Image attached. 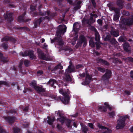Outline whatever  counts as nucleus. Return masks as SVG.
I'll return each instance as SVG.
<instances>
[{
	"label": "nucleus",
	"instance_id": "f257e3e1",
	"mask_svg": "<svg viewBox=\"0 0 133 133\" xmlns=\"http://www.w3.org/2000/svg\"><path fill=\"white\" fill-rule=\"evenodd\" d=\"M66 27L64 25H59L57 28V30L56 32V36L58 37V39L57 42L58 45L62 46L64 44V42L62 40L61 36V34L63 35L64 33L66 31Z\"/></svg>",
	"mask_w": 133,
	"mask_h": 133
},
{
	"label": "nucleus",
	"instance_id": "f03ea898",
	"mask_svg": "<svg viewBox=\"0 0 133 133\" xmlns=\"http://www.w3.org/2000/svg\"><path fill=\"white\" fill-rule=\"evenodd\" d=\"M90 16L89 19H88L85 18H83L82 21V25H86L87 26H89L95 21V18L97 17V15L92 13L90 14Z\"/></svg>",
	"mask_w": 133,
	"mask_h": 133
},
{
	"label": "nucleus",
	"instance_id": "7ed1b4c3",
	"mask_svg": "<svg viewBox=\"0 0 133 133\" xmlns=\"http://www.w3.org/2000/svg\"><path fill=\"white\" fill-rule=\"evenodd\" d=\"M129 119V116L128 115L120 116L117 121L116 128L118 129H122L125 125V121L127 119Z\"/></svg>",
	"mask_w": 133,
	"mask_h": 133
},
{
	"label": "nucleus",
	"instance_id": "20e7f679",
	"mask_svg": "<svg viewBox=\"0 0 133 133\" xmlns=\"http://www.w3.org/2000/svg\"><path fill=\"white\" fill-rule=\"evenodd\" d=\"M59 92L64 96L65 97L64 98L61 99L60 96L57 97L54 96L52 97L53 98L57 101L61 99V101L64 104H68L69 101V97L67 93L66 92L63 91L62 89H61L59 90Z\"/></svg>",
	"mask_w": 133,
	"mask_h": 133
},
{
	"label": "nucleus",
	"instance_id": "39448f33",
	"mask_svg": "<svg viewBox=\"0 0 133 133\" xmlns=\"http://www.w3.org/2000/svg\"><path fill=\"white\" fill-rule=\"evenodd\" d=\"M107 6L109 7V9L111 11H114L115 12V14L114 16L113 20L114 21L117 20L120 16V10L118 8H115L112 6L110 4H107Z\"/></svg>",
	"mask_w": 133,
	"mask_h": 133
},
{
	"label": "nucleus",
	"instance_id": "423d86ee",
	"mask_svg": "<svg viewBox=\"0 0 133 133\" xmlns=\"http://www.w3.org/2000/svg\"><path fill=\"white\" fill-rule=\"evenodd\" d=\"M37 50L38 57L40 59L46 61H51L52 60L51 58H50L49 56L45 54L40 49L37 48Z\"/></svg>",
	"mask_w": 133,
	"mask_h": 133
},
{
	"label": "nucleus",
	"instance_id": "0eeeda50",
	"mask_svg": "<svg viewBox=\"0 0 133 133\" xmlns=\"http://www.w3.org/2000/svg\"><path fill=\"white\" fill-rule=\"evenodd\" d=\"M20 55L23 56H29L30 58L35 59L36 58V56L34 55V51L32 50L25 51L24 52L20 53Z\"/></svg>",
	"mask_w": 133,
	"mask_h": 133
},
{
	"label": "nucleus",
	"instance_id": "6e6552de",
	"mask_svg": "<svg viewBox=\"0 0 133 133\" xmlns=\"http://www.w3.org/2000/svg\"><path fill=\"white\" fill-rule=\"evenodd\" d=\"M131 17V18H129L127 19L121 18V22L125 25L128 26L131 25L133 24V15Z\"/></svg>",
	"mask_w": 133,
	"mask_h": 133
},
{
	"label": "nucleus",
	"instance_id": "1a4fd4ad",
	"mask_svg": "<svg viewBox=\"0 0 133 133\" xmlns=\"http://www.w3.org/2000/svg\"><path fill=\"white\" fill-rule=\"evenodd\" d=\"M69 63L70 65L68 66V68L66 70V73H71L72 72H76V70H75V67L72 64L71 61H70Z\"/></svg>",
	"mask_w": 133,
	"mask_h": 133
},
{
	"label": "nucleus",
	"instance_id": "9d476101",
	"mask_svg": "<svg viewBox=\"0 0 133 133\" xmlns=\"http://www.w3.org/2000/svg\"><path fill=\"white\" fill-rule=\"evenodd\" d=\"M4 118L10 125L14 123L16 119V117L14 116H4Z\"/></svg>",
	"mask_w": 133,
	"mask_h": 133
},
{
	"label": "nucleus",
	"instance_id": "9b49d317",
	"mask_svg": "<svg viewBox=\"0 0 133 133\" xmlns=\"http://www.w3.org/2000/svg\"><path fill=\"white\" fill-rule=\"evenodd\" d=\"M111 73L110 70L106 69V72L105 74L102 77L101 79L104 81L110 78Z\"/></svg>",
	"mask_w": 133,
	"mask_h": 133
},
{
	"label": "nucleus",
	"instance_id": "f8f14e48",
	"mask_svg": "<svg viewBox=\"0 0 133 133\" xmlns=\"http://www.w3.org/2000/svg\"><path fill=\"white\" fill-rule=\"evenodd\" d=\"M110 34L113 37H116L119 35V31L118 30H116L113 27H110Z\"/></svg>",
	"mask_w": 133,
	"mask_h": 133
},
{
	"label": "nucleus",
	"instance_id": "ddd939ff",
	"mask_svg": "<svg viewBox=\"0 0 133 133\" xmlns=\"http://www.w3.org/2000/svg\"><path fill=\"white\" fill-rule=\"evenodd\" d=\"M4 16L5 19L9 22H10L13 20L12 13L6 12L4 14Z\"/></svg>",
	"mask_w": 133,
	"mask_h": 133
},
{
	"label": "nucleus",
	"instance_id": "4468645a",
	"mask_svg": "<svg viewBox=\"0 0 133 133\" xmlns=\"http://www.w3.org/2000/svg\"><path fill=\"white\" fill-rule=\"evenodd\" d=\"M91 81V77L88 74H86L85 80L84 82L82 83V84L83 85H85L89 84V83Z\"/></svg>",
	"mask_w": 133,
	"mask_h": 133
},
{
	"label": "nucleus",
	"instance_id": "2eb2a0df",
	"mask_svg": "<svg viewBox=\"0 0 133 133\" xmlns=\"http://www.w3.org/2000/svg\"><path fill=\"white\" fill-rule=\"evenodd\" d=\"M46 14L48 16H46V19H48L49 21L53 17L56 15L55 13H51L50 11L47 10L46 11Z\"/></svg>",
	"mask_w": 133,
	"mask_h": 133
},
{
	"label": "nucleus",
	"instance_id": "dca6fc26",
	"mask_svg": "<svg viewBox=\"0 0 133 133\" xmlns=\"http://www.w3.org/2000/svg\"><path fill=\"white\" fill-rule=\"evenodd\" d=\"M0 60L4 63L8 62L9 60L7 57H4L2 53L0 52Z\"/></svg>",
	"mask_w": 133,
	"mask_h": 133
},
{
	"label": "nucleus",
	"instance_id": "f3484780",
	"mask_svg": "<svg viewBox=\"0 0 133 133\" xmlns=\"http://www.w3.org/2000/svg\"><path fill=\"white\" fill-rule=\"evenodd\" d=\"M79 41L82 44L83 43H84L83 46H85L86 45L87 43L86 39L83 35H82L80 36Z\"/></svg>",
	"mask_w": 133,
	"mask_h": 133
},
{
	"label": "nucleus",
	"instance_id": "a211bd4d",
	"mask_svg": "<svg viewBox=\"0 0 133 133\" xmlns=\"http://www.w3.org/2000/svg\"><path fill=\"white\" fill-rule=\"evenodd\" d=\"M123 48L124 50L126 52H130V46L129 44L127 42L125 43L123 45Z\"/></svg>",
	"mask_w": 133,
	"mask_h": 133
},
{
	"label": "nucleus",
	"instance_id": "6ab92c4d",
	"mask_svg": "<svg viewBox=\"0 0 133 133\" xmlns=\"http://www.w3.org/2000/svg\"><path fill=\"white\" fill-rule=\"evenodd\" d=\"M47 84H50L52 87L54 86V88H55L56 86L57 85V84L56 80L53 79H50Z\"/></svg>",
	"mask_w": 133,
	"mask_h": 133
},
{
	"label": "nucleus",
	"instance_id": "aec40b11",
	"mask_svg": "<svg viewBox=\"0 0 133 133\" xmlns=\"http://www.w3.org/2000/svg\"><path fill=\"white\" fill-rule=\"evenodd\" d=\"M117 4L119 8L118 9L120 10L123 7L124 2L122 0H117Z\"/></svg>",
	"mask_w": 133,
	"mask_h": 133
},
{
	"label": "nucleus",
	"instance_id": "412c9836",
	"mask_svg": "<svg viewBox=\"0 0 133 133\" xmlns=\"http://www.w3.org/2000/svg\"><path fill=\"white\" fill-rule=\"evenodd\" d=\"M109 42L111 44L113 45L115 47L117 46L118 45L117 42L114 37L111 38Z\"/></svg>",
	"mask_w": 133,
	"mask_h": 133
},
{
	"label": "nucleus",
	"instance_id": "4be33fe9",
	"mask_svg": "<svg viewBox=\"0 0 133 133\" xmlns=\"http://www.w3.org/2000/svg\"><path fill=\"white\" fill-rule=\"evenodd\" d=\"M48 120L47 121V123L50 125H52L53 124V122L55 120V117H53L52 118H51L49 116H47Z\"/></svg>",
	"mask_w": 133,
	"mask_h": 133
},
{
	"label": "nucleus",
	"instance_id": "5701e85b",
	"mask_svg": "<svg viewBox=\"0 0 133 133\" xmlns=\"http://www.w3.org/2000/svg\"><path fill=\"white\" fill-rule=\"evenodd\" d=\"M64 79L66 81H71V79L70 75L68 74V73H66L65 72L64 76Z\"/></svg>",
	"mask_w": 133,
	"mask_h": 133
},
{
	"label": "nucleus",
	"instance_id": "b1692460",
	"mask_svg": "<svg viewBox=\"0 0 133 133\" xmlns=\"http://www.w3.org/2000/svg\"><path fill=\"white\" fill-rule=\"evenodd\" d=\"M35 90L37 92L39 93H40L41 92H44L45 91V90L44 88L38 86H37V87L35 88Z\"/></svg>",
	"mask_w": 133,
	"mask_h": 133
},
{
	"label": "nucleus",
	"instance_id": "393cba45",
	"mask_svg": "<svg viewBox=\"0 0 133 133\" xmlns=\"http://www.w3.org/2000/svg\"><path fill=\"white\" fill-rule=\"evenodd\" d=\"M26 14V12H25L22 15L19 16L18 18V21L19 22H24V16Z\"/></svg>",
	"mask_w": 133,
	"mask_h": 133
},
{
	"label": "nucleus",
	"instance_id": "a878e982",
	"mask_svg": "<svg viewBox=\"0 0 133 133\" xmlns=\"http://www.w3.org/2000/svg\"><path fill=\"white\" fill-rule=\"evenodd\" d=\"M79 23L78 22H76L74 24L73 26V30L74 32H77L79 28Z\"/></svg>",
	"mask_w": 133,
	"mask_h": 133
},
{
	"label": "nucleus",
	"instance_id": "bb28decb",
	"mask_svg": "<svg viewBox=\"0 0 133 133\" xmlns=\"http://www.w3.org/2000/svg\"><path fill=\"white\" fill-rule=\"evenodd\" d=\"M81 129L82 132L83 133H87L88 131V129L86 125L81 126Z\"/></svg>",
	"mask_w": 133,
	"mask_h": 133
},
{
	"label": "nucleus",
	"instance_id": "cd10ccee",
	"mask_svg": "<svg viewBox=\"0 0 133 133\" xmlns=\"http://www.w3.org/2000/svg\"><path fill=\"white\" fill-rule=\"evenodd\" d=\"M66 118L65 117L63 116L61 117L60 118H58L57 120V121H59L61 122L62 124H63L64 122H65Z\"/></svg>",
	"mask_w": 133,
	"mask_h": 133
},
{
	"label": "nucleus",
	"instance_id": "c85d7f7f",
	"mask_svg": "<svg viewBox=\"0 0 133 133\" xmlns=\"http://www.w3.org/2000/svg\"><path fill=\"white\" fill-rule=\"evenodd\" d=\"M95 40L97 42L100 41V37L98 32H97L95 33Z\"/></svg>",
	"mask_w": 133,
	"mask_h": 133
},
{
	"label": "nucleus",
	"instance_id": "c756f323",
	"mask_svg": "<svg viewBox=\"0 0 133 133\" xmlns=\"http://www.w3.org/2000/svg\"><path fill=\"white\" fill-rule=\"evenodd\" d=\"M111 38V35L108 33L107 34L106 36L103 39L105 41H109Z\"/></svg>",
	"mask_w": 133,
	"mask_h": 133
},
{
	"label": "nucleus",
	"instance_id": "7c9ffc66",
	"mask_svg": "<svg viewBox=\"0 0 133 133\" xmlns=\"http://www.w3.org/2000/svg\"><path fill=\"white\" fill-rule=\"evenodd\" d=\"M94 39V37L91 38L89 42V45L92 47H94L95 46V44L93 41Z\"/></svg>",
	"mask_w": 133,
	"mask_h": 133
},
{
	"label": "nucleus",
	"instance_id": "2f4dec72",
	"mask_svg": "<svg viewBox=\"0 0 133 133\" xmlns=\"http://www.w3.org/2000/svg\"><path fill=\"white\" fill-rule=\"evenodd\" d=\"M98 62L102 63L106 65H108L109 64L107 61H105L102 59H99L98 60Z\"/></svg>",
	"mask_w": 133,
	"mask_h": 133
},
{
	"label": "nucleus",
	"instance_id": "473e14b6",
	"mask_svg": "<svg viewBox=\"0 0 133 133\" xmlns=\"http://www.w3.org/2000/svg\"><path fill=\"white\" fill-rule=\"evenodd\" d=\"M66 125L68 128H70L71 127L70 125V123L71 122V120L68 119H66L65 121Z\"/></svg>",
	"mask_w": 133,
	"mask_h": 133
},
{
	"label": "nucleus",
	"instance_id": "72a5a7b5",
	"mask_svg": "<svg viewBox=\"0 0 133 133\" xmlns=\"http://www.w3.org/2000/svg\"><path fill=\"white\" fill-rule=\"evenodd\" d=\"M6 112L7 114L10 113L13 114L16 113V111L15 109H12L9 110H6Z\"/></svg>",
	"mask_w": 133,
	"mask_h": 133
},
{
	"label": "nucleus",
	"instance_id": "f704fd0d",
	"mask_svg": "<svg viewBox=\"0 0 133 133\" xmlns=\"http://www.w3.org/2000/svg\"><path fill=\"white\" fill-rule=\"evenodd\" d=\"M30 85L33 88L35 89L38 86L37 85L36 82L35 81H33L30 83Z\"/></svg>",
	"mask_w": 133,
	"mask_h": 133
},
{
	"label": "nucleus",
	"instance_id": "c9c22d12",
	"mask_svg": "<svg viewBox=\"0 0 133 133\" xmlns=\"http://www.w3.org/2000/svg\"><path fill=\"white\" fill-rule=\"evenodd\" d=\"M120 23L119 25L120 28L122 29L126 30L127 29L125 25L121 22V19L120 21Z\"/></svg>",
	"mask_w": 133,
	"mask_h": 133
},
{
	"label": "nucleus",
	"instance_id": "e433bc0d",
	"mask_svg": "<svg viewBox=\"0 0 133 133\" xmlns=\"http://www.w3.org/2000/svg\"><path fill=\"white\" fill-rule=\"evenodd\" d=\"M13 133H18L21 131V129L17 128H13Z\"/></svg>",
	"mask_w": 133,
	"mask_h": 133
},
{
	"label": "nucleus",
	"instance_id": "4c0bfd02",
	"mask_svg": "<svg viewBox=\"0 0 133 133\" xmlns=\"http://www.w3.org/2000/svg\"><path fill=\"white\" fill-rule=\"evenodd\" d=\"M56 127L59 131H62L63 129V128L62 126L60 125L59 124H57Z\"/></svg>",
	"mask_w": 133,
	"mask_h": 133
},
{
	"label": "nucleus",
	"instance_id": "58836bf2",
	"mask_svg": "<svg viewBox=\"0 0 133 133\" xmlns=\"http://www.w3.org/2000/svg\"><path fill=\"white\" fill-rule=\"evenodd\" d=\"M30 61L27 59H25L24 61V64L25 66L26 67L29 66V65L30 63Z\"/></svg>",
	"mask_w": 133,
	"mask_h": 133
},
{
	"label": "nucleus",
	"instance_id": "ea45409f",
	"mask_svg": "<svg viewBox=\"0 0 133 133\" xmlns=\"http://www.w3.org/2000/svg\"><path fill=\"white\" fill-rule=\"evenodd\" d=\"M34 26L33 27L34 28H36L37 27L38 25H39V20L37 19L35 20L34 22Z\"/></svg>",
	"mask_w": 133,
	"mask_h": 133
},
{
	"label": "nucleus",
	"instance_id": "a19ab883",
	"mask_svg": "<svg viewBox=\"0 0 133 133\" xmlns=\"http://www.w3.org/2000/svg\"><path fill=\"white\" fill-rule=\"evenodd\" d=\"M10 37L8 36H6L1 39L2 42L7 41L9 40Z\"/></svg>",
	"mask_w": 133,
	"mask_h": 133
},
{
	"label": "nucleus",
	"instance_id": "79ce46f5",
	"mask_svg": "<svg viewBox=\"0 0 133 133\" xmlns=\"http://www.w3.org/2000/svg\"><path fill=\"white\" fill-rule=\"evenodd\" d=\"M97 126L99 129H106L107 128L104 126H103L101 124H100L99 123H98L97 124Z\"/></svg>",
	"mask_w": 133,
	"mask_h": 133
},
{
	"label": "nucleus",
	"instance_id": "37998d69",
	"mask_svg": "<svg viewBox=\"0 0 133 133\" xmlns=\"http://www.w3.org/2000/svg\"><path fill=\"white\" fill-rule=\"evenodd\" d=\"M100 44H102V43L100 42V41L99 42H97L95 43L96 48L97 49H99L100 47Z\"/></svg>",
	"mask_w": 133,
	"mask_h": 133
},
{
	"label": "nucleus",
	"instance_id": "c03bdc74",
	"mask_svg": "<svg viewBox=\"0 0 133 133\" xmlns=\"http://www.w3.org/2000/svg\"><path fill=\"white\" fill-rule=\"evenodd\" d=\"M118 40L120 42H123L126 41V39L122 37H120L119 38Z\"/></svg>",
	"mask_w": 133,
	"mask_h": 133
},
{
	"label": "nucleus",
	"instance_id": "a18cd8bd",
	"mask_svg": "<svg viewBox=\"0 0 133 133\" xmlns=\"http://www.w3.org/2000/svg\"><path fill=\"white\" fill-rule=\"evenodd\" d=\"M55 66L57 69H62L63 68V67L61 63L58 64Z\"/></svg>",
	"mask_w": 133,
	"mask_h": 133
},
{
	"label": "nucleus",
	"instance_id": "49530a36",
	"mask_svg": "<svg viewBox=\"0 0 133 133\" xmlns=\"http://www.w3.org/2000/svg\"><path fill=\"white\" fill-rule=\"evenodd\" d=\"M15 28L16 29H20L21 30H23V29H27V28L26 27L24 26L23 27H21L19 26H17L15 28Z\"/></svg>",
	"mask_w": 133,
	"mask_h": 133
},
{
	"label": "nucleus",
	"instance_id": "de8ad7c7",
	"mask_svg": "<svg viewBox=\"0 0 133 133\" xmlns=\"http://www.w3.org/2000/svg\"><path fill=\"white\" fill-rule=\"evenodd\" d=\"M45 18H46L45 17H41L39 19H37V20H39V24H40V23L43 21L44 20Z\"/></svg>",
	"mask_w": 133,
	"mask_h": 133
},
{
	"label": "nucleus",
	"instance_id": "09e8293b",
	"mask_svg": "<svg viewBox=\"0 0 133 133\" xmlns=\"http://www.w3.org/2000/svg\"><path fill=\"white\" fill-rule=\"evenodd\" d=\"M90 26V29L92 31H94L95 33L97 32V30L94 26H91V25H90V26Z\"/></svg>",
	"mask_w": 133,
	"mask_h": 133
},
{
	"label": "nucleus",
	"instance_id": "8fccbe9b",
	"mask_svg": "<svg viewBox=\"0 0 133 133\" xmlns=\"http://www.w3.org/2000/svg\"><path fill=\"white\" fill-rule=\"evenodd\" d=\"M2 46L5 49H7L8 48V44L7 43H3L2 45Z\"/></svg>",
	"mask_w": 133,
	"mask_h": 133
},
{
	"label": "nucleus",
	"instance_id": "3c124183",
	"mask_svg": "<svg viewBox=\"0 0 133 133\" xmlns=\"http://www.w3.org/2000/svg\"><path fill=\"white\" fill-rule=\"evenodd\" d=\"M122 14L125 16H128L129 15V12L127 11L123 10L122 12Z\"/></svg>",
	"mask_w": 133,
	"mask_h": 133
},
{
	"label": "nucleus",
	"instance_id": "603ef678",
	"mask_svg": "<svg viewBox=\"0 0 133 133\" xmlns=\"http://www.w3.org/2000/svg\"><path fill=\"white\" fill-rule=\"evenodd\" d=\"M106 129L107 130L103 132L102 133H110L112 132L111 130L109 128H107V129Z\"/></svg>",
	"mask_w": 133,
	"mask_h": 133
},
{
	"label": "nucleus",
	"instance_id": "864d4df0",
	"mask_svg": "<svg viewBox=\"0 0 133 133\" xmlns=\"http://www.w3.org/2000/svg\"><path fill=\"white\" fill-rule=\"evenodd\" d=\"M98 69L99 71L102 72H104L106 71V69L105 70V69L101 68H98Z\"/></svg>",
	"mask_w": 133,
	"mask_h": 133
},
{
	"label": "nucleus",
	"instance_id": "5fc2aeb1",
	"mask_svg": "<svg viewBox=\"0 0 133 133\" xmlns=\"http://www.w3.org/2000/svg\"><path fill=\"white\" fill-rule=\"evenodd\" d=\"M81 6L80 5H77L74 8V9L76 11L80 8Z\"/></svg>",
	"mask_w": 133,
	"mask_h": 133
},
{
	"label": "nucleus",
	"instance_id": "6e6d98bb",
	"mask_svg": "<svg viewBox=\"0 0 133 133\" xmlns=\"http://www.w3.org/2000/svg\"><path fill=\"white\" fill-rule=\"evenodd\" d=\"M88 125L91 129H94V125L92 123H88Z\"/></svg>",
	"mask_w": 133,
	"mask_h": 133
},
{
	"label": "nucleus",
	"instance_id": "4d7b16f0",
	"mask_svg": "<svg viewBox=\"0 0 133 133\" xmlns=\"http://www.w3.org/2000/svg\"><path fill=\"white\" fill-rule=\"evenodd\" d=\"M108 114L110 116L112 117H113L115 116V112L114 111H112L111 112H109Z\"/></svg>",
	"mask_w": 133,
	"mask_h": 133
},
{
	"label": "nucleus",
	"instance_id": "13d9d810",
	"mask_svg": "<svg viewBox=\"0 0 133 133\" xmlns=\"http://www.w3.org/2000/svg\"><path fill=\"white\" fill-rule=\"evenodd\" d=\"M39 14L41 16H45L46 15V11L45 12L43 13L40 10H39Z\"/></svg>",
	"mask_w": 133,
	"mask_h": 133
},
{
	"label": "nucleus",
	"instance_id": "bf43d9fd",
	"mask_svg": "<svg viewBox=\"0 0 133 133\" xmlns=\"http://www.w3.org/2000/svg\"><path fill=\"white\" fill-rule=\"evenodd\" d=\"M30 9L32 11L35 10L36 9V6L33 5H31L30 6Z\"/></svg>",
	"mask_w": 133,
	"mask_h": 133
},
{
	"label": "nucleus",
	"instance_id": "052dcab7",
	"mask_svg": "<svg viewBox=\"0 0 133 133\" xmlns=\"http://www.w3.org/2000/svg\"><path fill=\"white\" fill-rule=\"evenodd\" d=\"M43 73V71L42 70H40L38 71L37 72V74L38 76H40Z\"/></svg>",
	"mask_w": 133,
	"mask_h": 133
},
{
	"label": "nucleus",
	"instance_id": "680f3d73",
	"mask_svg": "<svg viewBox=\"0 0 133 133\" xmlns=\"http://www.w3.org/2000/svg\"><path fill=\"white\" fill-rule=\"evenodd\" d=\"M93 6L95 7L96 6V4L94 0H91Z\"/></svg>",
	"mask_w": 133,
	"mask_h": 133
},
{
	"label": "nucleus",
	"instance_id": "e2e57ef3",
	"mask_svg": "<svg viewBox=\"0 0 133 133\" xmlns=\"http://www.w3.org/2000/svg\"><path fill=\"white\" fill-rule=\"evenodd\" d=\"M126 60L129 61L133 62V58L131 57H128L126 58Z\"/></svg>",
	"mask_w": 133,
	"mask_h": 133
},
{
	"label": "nucleus",
	"instance_id": "0e129e2a",
	"mask_svg": "<svg viewBox=\"0 0 133 133\" xmlns=\"http://www.w3.org/2000/svg\"><path fill=\"white\" fill-rule=\"evenodd\" d=\"M23 60H21L19 63V65L18 66L19 68H22V65L23 63Z\"/></svg>",
	"mask_w": 133,
	"mask_h": 133
},
{
	"label": "nucleus",
	"instance_id": "69168bd1",
	"mask_svg": "<svg viewBox=\"0 0 133 133\" xmlns=\"http://www.w3.org/2000/svg\"><path fill=\"white\" fill-rule=\"evenodd\" d=\"M58 39V37L57 36V37H55L54 39L51 40V43H53L54 41H57Z\"/></svg>",
	"mask_w": 133,
	"mask_h": 133
},
{
	"label": "nucleus",
	"instance_id": "338daca9",
	"mask_svg": "<svg viewBox=\"0 0 133 133\" xmlns=\"http://www.w3.org/2000/svg\"><path fill=\"white\" fill-rule=\"evenodd\" d=\"M83 67V65L81 64H78L76 65V68L77 69H78Z\"/></svg>",
	"mask_w": 133,
	"mask_h": 133
},
{
	"label": "nucleus",
	"instance_id": "774afa93",
	"mask_svg": "<svg viewBox=\"0 0 133 133\" xmlns=\"http://www.w3.org/2000/svg\"><path fill=\"white\" fill-rule=\"evenodd\" d=\"M82 44L79 41V42H78L76 45V48H78L79 46H81Z\"/></svg>",
	"mask_w": 133,
	"mask_h": 133
}]
</instances>
